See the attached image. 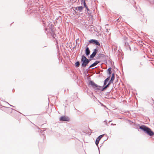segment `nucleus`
I'll return each mask as SVG.
<instances>
[{"label": "nucleus", "instance_id": "obj_1", "mask_svg": "<svg viewBox=\"0 0 154 154\" xmlns=\"http://www.w3.org/2000/svg\"><path fill=\"white\" fill-rule=\"evenodd\" d=\"M43 25L45 28V33L48 36H51L53 38L56 39L55 37L56 35L55 34V29L52 24L49 23L47 27H46V24L45 23L43 22Z\"/></svg>", "mask_w": 154, "mask_h": 154}, {"label": "nucleus", "instance_id": "obj_2", "mask_svg": "<svg viewBox=\"0 0 154 154\" xmlns=\"http://www.w3.org/2000/svg\"><path fill=\"white\" fill-rule=\"evenodd\" d=\"M115 73H112L111 79L108 82V84L101 88V91H103L106 90L108 87H109V85L111 83L113 82V81L115 79Z\"/></svg>", "mask_w": 154, "mask_h": 154}, {"label": "nucleus", "instance_id": "obj_3", "mask_svg": "<svg viewBox=\"0 0 154 154\" xmlns=\"http://www.w3.org/2000/svg\"><path fill=\"white\" fill-rule=\"evenodd\" d=\"M88 85H90L95 90L98 91L100 90L102 88L101 86L95 84L93 81H90L88 83Z\"/></svg>", "mask_w": 154, "mask_h": 154}, {"label": "nucleus", "instance_id": "obj_4", "mask_svg": "<svg viewBox=\"0 0 154 154\" xmlns=\"http://www.w3.org/2000/svg\"><path fill=\"white\" fill-rule=\"evenodd\" d=\"M145 133L152 137L154 135V132L148 127L145 126Z\"/></svg>", "mask_w": 154, "mask_h": 154}, {"label": "nucleus", "instance_id": "obj_5", "mask_svg": "<svg viewBox=\"0 0 154 154\" xmlns=\"http://www.w3.org/2000/svg\"><path fill=\"white\" fill-rule=\"evenodd\" d=\"M82 63V66L84 67H86L88 64L87 61L85 58V56L84 55L82 56L81 59Z\"/></svg>", "mask_w": 154, "mask_h": 154}, {"label": "nucleus", "instance_id": "obj_6", "mask_svg": "<svg viewBox=\"0 0 154 154\" xmlns=\"http://www.w3.org/2000/svg\"><path fill=\"white\" fill-rule=\"evenodd\" d=\"M88 42L90 43H92L95 44L97 45L100 46V44L98 40L94 39H91L88 41Z\"/></svg>", "mask_w": 154, "mask_h": 154}, {"label": "nucleus", "instance_id": "obj_7", "mask_svg": "<svg viewBox=\"0 0 154 154\" xmlns=\"http://www.w3.org/2000/svg\"><path fill=\"white\" fill-rule=\"evenodd\" d=\"M81 3L82 4H83L84 7L88 11V14H91V11L88 8L87 6V5L85 1V0H82V1H81Z\"/></svg>", "mask_w": 154, "mask_h": 154}, {"label": "nucleus", "instance_id": "obj_8", "mask_svg": "<svg viewBox=\"0 0 154 154\" xmlns=\"http://www.w3.org/2000/svg\"><path fill=\"white\" fill-rule=\"evenodd\" d=\"M69 120V118L68 116H61L59 118L60 121H61L68 122Z\"/></svg>", "mask_w": 154, "mask_h": 154}, {"label": "nucleus", "instance_id": "obj_9", "mask_svg": "<svg viewBox=\"0 0 154 154\" xmlns=\"http://www.w3.org/2000/svg\"><path fill=\"white\" fill-rule=\"evenodd\" d=\"M98 51V47H97L96 48L94 49V51L92 54L90 55V57L91 59H93L94 57L96 55Z\"/></svg>", "mask_w": 154, "mask_h": 154}, {"label": "nucleus", "instance_id": "obj_10", "mask_svg": "<svg viewBox=\"0 0 154 154\" xmlns=\"http://www.w3.org/2000/svg\"><path fill=\"white\" fill-rule=\"evenodd\" d=\"M104 134H102L100 136H99L96 139V141H95V144L97 145V146L98 149L99 147H98V144L99 143V142L100 140V139H101V138L104 136Z\"/></svg>", "mask_w": 154, "mask_h": 154}, {"label": "nucleus", "instance_id": "obj_11", "mask_svg": "<svg viewBox=\"0 0 154 154\" xmlns=\"http://www.w3.org/2000/svg\"><path fill=\"white\" fill-rule=\"evenodd\" d=\"M105 57V55L103 54H97L96 59L97 60L103 58Z\"/></svg>", "mask_w": 154, "mask_h": 154}, {"label": "nucleus", "instance_id": "obj_12", "mask_svg": "<svg viewBox=\"0 0 154 154\" xmlns=\"http://www.w3.org/2000/svg\"><path fill=\"white\" fill-rule=\"evenodd\" d=\"M136 128L138 129V131H139V129H140L142 131L144 132V125H138L136 126Z\"/></svg>", "mask_w": 154, "mask_h": 154}, {"label": "nucleus", "instance_id": "obj_13", "mask_svg": "<svg viewBox=\"0 0 154 154\" xmlns=\"http://www.w3.org/2000/svg\"><path fill=\"white\" fill-rule=\"evenodd\" d=\"M125 46L126 50L129 49L130 51L131 50L130 45L128 42H125Z\"/></svg>", "mask_w": 154, "mask_h": 154}, {"label": "nucleus", "instance_id": "obj_14", "mask_svg": "<svg viewBox=\"0 0 154 154\" xmlns=\"http://www.w3.org/2000/svg\"><path fill=\"white\" fill-rule=\"evenodd\" d=\"M90 51L89 48L88 47L86 46L85 47V54L87 56H88L90 54Z\"/></svg>", "mask_w": 154, "mask_h": 154}, {"label": "nucleus", "instance_id": "obj_15", "mask_svg": "<svg viewBox=\"0 0 154 154\" xmlns=\"http://www.w3.org/2000/svg\"><path fill=\"white\" fill-rule=\"evenodd\" d=\"M110 78V76H109L105 80L104 82V84H103L104 86H105V85H106L107 83L109 81V80Z\"/></svg>", "mask_w": 154, "mask_h": 154}, {"label": "nucleus", "instance_id": "obj_16", "mask_svg": "<svg viewBox=\"0 0 154 154\" xmlns=\"http://www.w3.org/2000/svg\"><path fill=\"white\" fill-rule=\"evenodd\" d=\"M149 121V119L148 117H145V124H148Z\"/></svg>", "mask_w": 154, "mask_h": 154}, {"label": "nucleus", "instance_id": "obj_17", "mask_svg": "<svg viewBox=\"0 0 154 154\" xmlns=\"http://www.w3.org/2000/svg\"><path fill=\"white\" fill-rule=\"evenodd\" d=\"M80 65V62L79 61H77L75 63V66L77 67H79V66Z\"/></svg>", "mask_w": 154, "mask_h": 154}, {"label": "nucleus", "instance_id": "obj_18", "mask_svg": "<svg viewBox=\"0 0 154 154\" xmlns=\"http://www.w3.org/2000/svg\"><path fill=\"white\" fill-rule=\"evenodd\" d=\"M77 8L78 11H79L80 12H82V11L83 9V7L82 6H78Z\"/></svg>", "mask_w": 154, "mask_h": 154}, {"label": "nucleus", "instance_id": "obj_19", "mask_svg": "<svg viewBox=\"0 0 154 154\" xmlns=\"http://www.w3.org/2000/svg\"><path fill=\"white\" fill-rule=\"evenodd\" d=\"M139 46L140 47H141L143 46V45L144 43L143 41H139Z\"/></svg>", "mask_w": 154, "mask_h": 154}, {"label": "nucleus", "instance_id": "obj_20", "mask_svg": "<svg viewBox=\"0 0 154 154\" xmlns=\"http://www.w3.org/2000/svg\"><path fill=\"white\" fill-rule=\"evenodd\" d=\"M112 68L111 67L109 68L107 70V73L109 75H110L112 73Z\"/></svg>", "mask_w": 154, "mask_h": 154}, {"label": "nucleus", "instance_id": "obj_21", "mask_svg": "<svg viewBox=\"0 0 154 154\" xmlns=\"http://www.w3.org/2000/svg\"><path fill=\"white\" fill-rule=\"evenodd\" d=\"M100 62V61H96L94 63V66H96L98 63Z\"/></svg>", "mask_w": 154, "mask_h": 154}, {"label": "nucleus", "instance_id": "obj_22", "mask_svg": "<svg viewBox=\"0 0 154 154\" xmlns=\"http://www.w3.org/2000/svg\"><path fill=\"white\" fill-rule=\"evenodd\" d=\"M85 58L87 61V62L88 63V64L90 62L91 60V59H87L85 56Z\"/></svg>", "mask_w": 154, "mask_h": 154}, {"label": "nucleus", "instance_id": "obj_23", "mask_svg": "<svg viewBox=\"0 0 154 154\" xmlns=\"http://www.w3.org/2000/svg\"><path fill=\"white\" fill-rule=\"evenodd\" d=\"M140 50H141V52H143V53H144V48L143 47H143H140Z\"/></svg>", "mask_w": 154, "mask_h": 154}, {"label": "nucleus", "instance_id": "obj_24", "mask_svg": "<svg viewBox=\"0 0 154 154\" xmlns=\"http://www.w3.org/2000/svg\"><path fill=\"white\" fill-rule=\"evenodd\" d=\"M94 63H93V64H91L90 66L89 67L88 69L91 68V67H94Z\"/></svg>", "mask_w": 154, "mask_h": 154}, {"label": "nucleus", "instance_id": "obj_25", "mask_svg": "<svg viewBox=\"0 0 154 154\" xmlns=\"http://www.w3.org/2000/svg\"><path fill=\"white\" fill-rule=\"evenodd\" d=\"M143 63L142 64V63H140V67H141V66H143Z\"/></svg>", "mask_w": 154, "mask_h": 154}, {"label": "nucleus", "instance_id": "obj_26", "mask_svg": "<svg viewBox=\"0 0 154 154\" xmlns=\"http://www.w3.org/2000/svg\"><path fill=\"white\" fill-rule=\"evenodd\" d=\"M151 104H153L154 103V101L153 100V99H152V102H151Z\"/></svg>", "mask_w": 154, "mask_h": 154}, {"label": "nucleus", "instance_id": "obj_27", "mask_svg": "<svg viewBox=\"0 0 154 154\" xmlns=\"http://www.w3.org/2000/svg\"><path fill=\"white\" fill-rule=\"evenodd\" d=\"M41 134H42V135H43H43H44V133H43V131H42V130H41Z\"/></svg>", "mask_w": 154, "mask_h": 154}, {"label": "nucleus", "instance_id": "obj_28", "mask_svg": "<svg viewBox=\"0 0 154 154\" xmlns=\"http://www.w3.org/2000/svg\"><path fill=\"white\" fill-rule=\"evenodd\" d=\"M75 10H78V8H77V7L75 8L74 9V11Z\"/></svg>", "mask_w": 154, "mask_h": 154}, {"label": "nucleus", "instance_id": "obj_29", "mask_svg": "<svg viewBox=\"0 0 154 154\" xmlns=\"http://www.w3.org/2000/svg\"><path fill=\"white\" fill-rule=\"evenodd\" d=\"M7 103H8L10 106H11V107H14L12 105H11L10 104H9V103L8 102H6Z\"/></svg>", "mask_w": 154, "mask_h": 154}, {"label": "nucleus", "instance_id": "obj_30", "mask_svg": "<svg viewBox=\"0 0 154 154\" xmlns=\"http://www.w3.org/2000/svg\"><path fill=\"white\" fill-rule=\"evenodd\" d=\"M146 47H147V48H146V49H145V51H146V49H147V48H149V47L148 46V45H147Z\"/></svg>", "mask_w": 154, "mask_h": 154}, {"label": "nucleus", "instance_id": "obj_31", "mask_svg": "<svg viewBox=\"0 0 154 154\" xmlns=\"http://www.w3.org/2000/svg\"><path fill=\"white\" fill-rule=\"evenodd\" d=\"M56 37V36L55 37ZM53 38L54 39V40H57V38H56V39H55V38Z\"/></svg>", "mask_w": 154, "mask_h": 154}, {"label": "nucleus", "instance_id": "obj_32", "mask_svg": "<svg viewBox=\"0 0 154 154\" xmlns=\"http://www.w3.org/2000/svg\"><path fill=\"white\" fill-rule=\"evenodd\" d=\"M76 45H75L74 46V47H73V49L75 48H76Z\"/></svg>", "mask_w": 154, "mask_h": 154}, {"label": "nucleus", "instance_id": "obj_33", "mask_svg": "<svg viewBox=\"0 0 154 154\" xmlns=\"http://www.w3.org/2000/svg\"><path fill=\"white\" fill-rule=\"evenodd\" d=\"M74 109L75 110H77V111H78V110H77L76 109H75V108H74Z\"/></svg>", "mask_w": 154, "mask_h": 154}, {"label": "nucleus", "instance_id": "obj_34", "mask_svg": "<svg viewBox=\"0 0 154 154\" xmlns=\"http://www.w3.org/2000/svg\"><path fill=\"white\" fill-rule=\"evenodd\" d=\"M145 39H146V37L147 38V37H146V35L145 34Z\"/></svg>", "mask_w": 154, "mask_h": 154}, {"label": "nucleus", "instance_id": "obj_35", "mask_svg": "<svg viewBox=\"0 0 154 154\" xmlns=\"http://www.w3.org/2000/svg\"><path fill=\"white\" fill-rule=\"evenodd\" d=\"M143 21V20H141V21Z\"/></svg>", "mask_w": 154, "mask_h": 154}, {"label": "nucleus", "instance_id": "obj_36", "mask_svg": "<svg viewBox=\"0 0 154 154\" xmlns=\"http://www.w3.org/2000/svg\"><path fill=\"white\" fill-rule=\"evenodd\" d=\"M106 121V120H105V121H104V122H105Z\"/></svg>", "mask_w": 154, "mask_h": 154}, {"label": "nucleus", "instance_id": "obj_37", "mask_svg": "<svg viewBox=\"0 0 154 154\" xmlns=\"http://www.w3.org/2000/svg\"><path fill=\"white\" fill-rule=\"evenodd\" d=\"M12 91H13L14 92V89H13V90H12Z\"/></svg>", "mask_w": 154, "mask_h": 154}, {"label": "nucleus", "instance_id": "obj_38", "mask_svg": "<svg viewBox=\"0 0 154 154\" xmlns=\"http://www.w3.org/2000/svg\"><path fill=\"white\" fill-rule=\"evenodd\" d=\"M118 20H119V19H117V21H118Z\"/></svg>", "mask_w": 154, "mask_h": 154}, {"label": "nucleus", "instance_id": "obj_39", "mask_svg": "<svg viewBox=\"0 0 154 154\" xmlns=\"http://www.w3.org/2000/svg\"><path fill=\"white\" fill-rule=\"evenodd\" d=\"M76 44L77 43V42H76Z\"/></svg>", "mask_w": 154, "mask_h": 154}, {"label": "nucleus", "instance_id": "obj_40", "mask_svg": "<svg viewBox=\"0 0 154 154\" xmlns=\"http://www.w3.org/2000/svg\"><path fill=\"white\" fill-rule=\"evenodd\" d=\"M143 15H142V16H143Z\"/></svg>", "mask_w": 154, "mask_h": 154}, {"label": "nucleus", "instance_id": "obj_41", "mask_svg": "<svg viewBox=\"0 0 154 154\" xmlns=\"http://www.w3.org/2000/svg\"><path fill=\"white\" fill-rule=\"evenodd\" d=\"M12 109V110H14V109Z\"/></svg>", "mask_w": 154, "mask_h": 154}]
</instances>
